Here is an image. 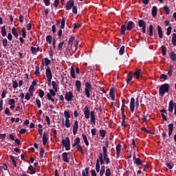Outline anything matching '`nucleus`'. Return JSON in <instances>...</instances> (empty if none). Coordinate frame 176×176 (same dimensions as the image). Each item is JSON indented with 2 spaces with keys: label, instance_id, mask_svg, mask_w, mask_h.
I'll return each instance as SVG.
<instances>
[{
  "label": "nucleus",
  "instance_id": "nucleus-8",
  "mask_svg": "<svg viewBox=\"0 0 176 176\" xmlns=\"http://www.w3.org/2000/svg\"><path fill=\"white\" fill-rule=\"evenodd\" d=\"M74 0H69L67 4H66V6H65V10L67 11H69L72 9V8L74 7Z\"/></svg>",
  "mask_w": 176,
  "mask_h": 176
},
{
  "label": "nucleus",
  "instance_id": "nucleus-36",
  "mask_svg": "<svg viewBox=\"0 0 176 176\" xmlns=\"http://www.w3.org/2000/svg\"><path fill=\"white\" fill-rule=\"evenodd\" d=\"M105 172V166L102 165L101 170L100 171V176H103Z\"/></svg>",
  "mask_w": 176,
  "mask_h": 176
},
{
  "label": "nucleus",
  "instance_id": "nucleus-55",
  "mask_svg": "<svg viewBox=\"0 0 176 176\" xmlns=\"http://www.w3.org/2000/svg\"><path fill=\"white\" fill-rule=\"evenodd\" d=\"M22 37L23 38L26 37V32H25V28H22Z\"/></svg>",
  "mask_w": 176,
  "mask_h": 176
},
{
  "label": "nucleus",
  "instance_id": "nucleus-22",
  "mask_svg": "<svg viewBox=\"0 0 176 176\" xmlns=\"http://www.w3.org/2000/svg\"><path fill=\"white\" fill-rule=\"evenodd\" d=\"M157 31H158V37H160V38H162L163 32H162V28L160 25L157 26Z\"/></svg>",
  "mask_w": 176,
  "mask_h": 176
},
{
  "label": "nucleus",
  "instance_id": "nucleus-12",
  "mask_svg": "<svg viewBox=\"0 0 176 176\" xmlns=\"http://www.w3.org/2000/svg\"><path fill=\"white\" fill-rule=\"evenodd\" d=\"M135 27V23L133 21H129L126 25L127 30L131 31Z\"/></svg>",
  "mask_w": 176,
  "mask_h": 176
},
{
  "label": "nucleus",
  "instance_id": "nucleus-56",
  "mask_svg": "<svg viewBox=\"0 0 176 176\" xmlns=\"http://www.w3.org/2000/svg\"><path fill=\"white\" fill-rule=\"evenodd\" d=\"M39 96L40 98H43L45 95V92L42 89H39Z\"/></svg>",
  "mask_w": 176,
  "mask_h": 176
},
{
  "label": "nucleus",
  "instance_id": "nucleus-29",
  "mask_svg": "<svg viewBox=\"0 0 176 176\" xmlns=\"http://www.w3.org/2000/svg\"><path fill=\"white\" fill-rule=\"evenodd\" d=\"M127 30V26H126L125 25H122L121 26V34L123 36L125 34V32Z\"/></svg>",
  "mask_w": 176,
  "mask_h": 176
},
{
  "label": "nucleus",
  "instance_id": "nucleus-11",
  "mask_svg": "<svg viewBox=\"0 0 176 176\" xmlns=\"http://www.w3.org/2000/svg\"><path fill=\"white\" fill-rule=\"evenodd\" d=\"M174 107H175V103L173 100H170V102H169V106L168 107V111H169V113H173Z\"/></svg>",
  "mask_w": 176,
  "mask_h": 176
},
{
  "label": "nucleus",
  "instance_id": "nucleus-19",
  "mask_svg": "<svg viewBox=\"0 0 176 176\" xmlns=\"http://www.w3.org/2000/svg\"><path fill=\"white\" fill-rule=\"evenodd\" d=\"M82 176H89V168L87 167L85 170H82Z\"/></svg>",
  "mask_w": 176,
  "mask_h": 176
},
{
  "label": "nucleus",
  "instance_id": "nucleus-17",
  "mask_svg": "<svg viewBox=\"0 0 176 176\" xmlns=\"http://www.w3.org/2000/svg\"><path fill=\"white\" fill-rule=\"evenodd\" d=\"M48 140V134L44 133L43 135V144L45 146Z\"/></svg>",
  "mask_w": 176,
  "mask_h": 176
},
{
  "label": "nucleus",
  "instance_id": "nucleus-58",
  "mask_svg": "<svg viewBox=\"0 0 176 176\" xmlns=\"http://www.w3.org/2000/svg\"><path fill=\"white\" fill-rule=\"evenodd\" d=\"M12 87L14 89H16L18 87V82L16 81H12Z\"/></svg>",
  "mask_w": 176,
  "mask_h": 176
},
{
  "label": "nucleus",
  "instance_id": "nucleus-32",
  "mask_svg": "<svg viewBox=\"0 0 176 176\" xmlns=\"http://www.w3.org/2000/svg\"><path fill=\"white\" fill-rule=\"evenodd\" d=\"M56 93H57V92H55V91L54 90H53V89H50V93H48L47 94V97H54L55 96H56Z\"/></svg>",
  "mask_w": 176,
  "mask_h": 176
},
{
  "label": "nucleus",
  "instance_id": "nucleus-14",
  "mask_svg": "<svg viewBox=\"0 0 176 176\" xmlns=\"http://www.w3.org/2000/svg\"><path fill=\"white\" fill-rule=\"evenodd\" d=\"M78 121H76L74 124V127H73V133L74 135L78 132Z\"/></svg>",
  "mask_w": 176,
  "mask_h": 176
},
{
  "label": "nucleus",
  "instance_id": "nucleus-38",
  "mask_svg": "<svg viewBox=\"0 0 176 176\" xmlns=\"http://www.w3.org/2000/svg\"><path fill=\"white\" fill-rule=\"evenodd\" d=\"M149 36H153V26L151 25L149 26Z\"/></svg>",
  "mask_w": 176,
  "mask_h": 176
},
{
  "label": "nucleus",
  "instance_id": "nucleus-28",
  "mask_svg": "<svg viewBox=\"0 0 176 176\" xmlns=\"http://www.w3.org/2000/svg\"><path fill=\"white\" fill-rule=\"evenodd\" d=\"M133 74L132 72H130L129 74H127V80L126 82L129 84V82L133 79Z\"/></svg>",
  "mask_w": 176,
  "mask_h": 176
},
{
  "label": "nucleus",
  "instance_id": "nucleus-52",
  "mask_svg": "<svg viewBox=\"0 0 176 176\" xmlns=\"http://www.w3.org/2000/svg\"><path fill=\"white\" fill-rule=\"evenodd\" d=\"M172 27H168V29H166V35L170 36L171 34Z\"/></svg>",
  "mask_w": 176,
  "mask_h": 176
},
{
  "label": "nucleus",
  "instance_id": "nucleus-39",
  "mask_svg": "<svg viewBox=\"0 0 176 176\" xmlns=\"http://www.w3.org/2000/svg\"><path fill=\"white\" fill-rule=\"evenodd\" d=\"M65 17H63V19L61 21V25H60V28L61 30L64 29L65 28Z\"/></svg>",
  "mask_w": 176,
  "mask_h": 176
},
{
  "label": "nucleus",
  "instance_id": "nucleus-31",
  "mask_svg": "<svg viewBox=\"0 0 176 176\" xmlns=\"http://www.w3.org/2000/svg\"><path fill=\"white\" fill-rule=\"evenodd\" d=\"M100 161L98 159L96 161V169L98 173H99L100 170Z\"/></svg>",
  "mask_w": 176,
  "mask_h": 176
},
{
  "label": "nucleus",
  "instance_id": "nucleus-62",
  "mask_svg": "<svg viewBox=\"0 0 176 176\" xmlns=\"http://www.w3.org/2000/svg\"><path fill=\"white\" fill-rule=\"evenodd\" d=\"M82 25L80 24H76V23H74V28L76 30V29H78L80 28H81Z\"/></svg>",
  "mask_w": 176,
  "mask_h": 176
},
{
  "label": "nucleus",
  "instance_id": "nucleus-47",
  "mask_svg": "<svg viewBox=\"0 0 176 176\" xmlns=\"http://www.w3.org/2000/svg\"><path fill=\"white\" fill-rule=\"evenodd\" d=\"M5 114L8 116H12V113L10 112V109L8 108H6L5 111H4Z\"/></svg>",
  "mask_w": 176,
  "mask_h": 176
},
{
  "label": "nucleus",
  "instance_id": "nucleus-44",
  "mask_svg": "<svg viewBox=\"0 0 176 176\" xmlns=\"http://www.w3.org/2000/svg\"><path fill=\"white\" fill-rule=\"evenodd\" d=\"M71 76H72L73 78H76L75 69H74V68L73 67H72V68H71Z\"/></svg>",
  "mask_w": 176,
  "mask_h": 176
},
{
  "label": "nucleus",
  "instance_id": "nucleus-5",
  "mask_svg": "<svg viewBox=\"0 0 176 176\" xmlns=\"http://www.w3.org/2000/svg\"><path fill=\"white\" fill-rule=\"evenodd\" d=\"M140 105V102H139V98L138 97L136 99V102H135V100L134 98H131V102H130V109H131V111L132 113H133L134 109H135V106H136V109H138Z\"/></svg>",
  "mask_w": 176,
  "mask_h": 176
},
{
  "label": "nucleus",
  "instance_id": "nucleus-42",
  "mask_svg": "<svg viewBox=\"0 0 176 176\" xmlns=\"http://www.w3.org/2000/svg\"><path fill=\"white\" fill-rule=\"evenodd\" d=\"M164 10H165V14H166L168 15L170 14V8L167 6H165L164 7Z\"/></svg>",
  "mask_w": 176,
  "mask_h": 176
},
{
  "label": "nucleus",
  "instance_id": "nucleus-23",
  "mask_svg": "<svg viewBox=\"0 0 176 176\" xmlns=\"http://www.w3.org/2000/svg\"><path fill=\"white\" fill-rule=\"evenodd\" d=\"M81 82L80 80H76V89L78 92H80V88H81Z\"/></svg>",
  "mask_w": 176,
  "mask_h": 176
},
{
  "label": "nucleus",
  "instance_id": "nucleus-51",
  "mask_svg": "<svg viewBox=\"0 0 176 176\" xmlns=\"http://www.w3.org/2000/svg\"><path fill=\"white\" fill-rule=\"evenodd\" d=\"M91 89H85V94H86V96L87 98H89L90 97V91Z\"/></svg>",
  "mask_w": 176,
  "mask_h": 176
},
{
  "label": "nucleus",
  "instance_id": "nucleus-53",
  "mask_svg": "<svg viewBox=\"0 0 176 176\" xmlns=\"http://www.w3.org/2000/svg\"><path fill=\"white\" fill-rule=\"evenodd\" d=\"M111 173L110 168H107L105 175L111 176Z\"/></svg>",
  "mask_w": 176,
  "mask_h": 176
},
{
  "label": "nucleus",
  "instance_id": "nucleus-2",
  "mask_svg": "<svg viewBox=\"0 0 176 176\" xmlns=\"http://www.w3.org/2000/svg\"><path fill=\"white\" fill-rule=\"evenodd\" d=\"M105 146L102 147V153H100L99 155V161L102 162L103 160L105 157H109V153H108V147H109V142H105Z\"/></svg>",
  "mask_w": 176,
  "mask_h": 176
},
{
  "label": "nucleus",
  "instance_id": "nucleus-18",
  "mask_svg": "<svg viewBox=\"0 0 176 176\" xmlns=\"http://www.w3.org/2000/svg\"><path fill=\"white\" fill-rule=\"evenodd\" d=\"M29 173L30 175L35 174L36 173V168H34L32 165L28 167Z\"/></svg>",
  "mask_w": 176,
  "mask_h": 176
},
{
  "label": "nucleus",
  "instance_id": "nucleus-21",
  "mask_svg": "<svg viewBox=\"0 0 176 176\" xmlns=\"http://www.w3.org/2000/svg\"><path fill=\"white\" fill-rule=\"evenodd\" d=\"M142 75V70L141 69H138L134 74V76L136 77L137 79H140V76Z\"/></svg>",
  "mask_w": 176,
  "mask_h": 176
},
{
  "label": "nucleus",
  "instance_id": "nucleus-3",
  "mask_svg": "<svg viewBox=\"0 0 176 176\" xmlns=\"http://www.w3.org/2000/svg\"><path fill=\"white\" fill-rule=\"evenodd\" d=\"M64 116L65 118V121L64 118H63V124L67 128H69L71 126L70 120H69V118H71L70 113L67 111H65Z\"/></svg>",
  "mask_w": 176,
  "mask_h": 176
},
{
  "label": "nucleus",
  "instance_id": "nucleus-26",
  "mask_svg": "<svg viewBox=\"0 0 176 176\" xmlns=\"http://www.w3.org/2000/svg\"><path fill=\"white\" fill-rule=\"evenodd\" d=\"M75 41V37L74 36H71V38H69V41H68V45L71 47V48L72 47V45L74 43Z\"/></svg>",
  "mask_w": 176,
  "mask_h": 176
},
{
  "label": "nucleus",
  "instance_id": "nucleus-40",
  "mask_svg": "<svg viewBox=\"0 0 176 176\" xmlns=\"http://www.w3.org/2000/svg\"><path fill=\"white\" fill-rule=\"evenodd\" d=\"M12 34H13L16 38L18 37L19 34H18V32H17L16 28H12Z\"/></svg>",
  "mask_w": 176,
  "mask_h": 176
},
{
  "label": "nucleus",
  "instance_id": "nucleus-24",
  "mask_svg": "<svg viewBox=\"0 0 176 176\" xmlns=\"http://www.w3.org/2000/svg\"><path fill=\"white\" fill-rule=\"evenodd\" d=\"M114 93H115V88L113 87L111 89L110 93H109L110 97L112 98L113 100H114L116 98Z\"/></svg>",
  "mask_w": 176,
  "mask_h": 176
},
{
  "label": "nucleus",
  "instance_id": "nucleus-20",
  "mask_svg": "<svg viewBox=\"0 0 176 176\" xmlns=\"http://www.w3.org/2000/svg\"><path fill=\"white\" fill-rule=\"evenodd\" d=\"M121 148H122V146L120 144H118L117 146H116V152H117V157L118 158L120 157V153L121 152Z\"/></svg>",
  "mask_w": 176,
  "mask_h": 176
},
{
  "label": "nucleus",
  "instance_id": "nucleus-43",
  "mask_svg": "<svg viewBox=\"0 0 176 176\" xmlns=\"http://www.w3.org/2000/svg\"><path fill=\"white\" fill-rule=\"evenodd\" d=\"M52 36L51 35H49L46 37V41L51 44L52 43Z\"/></svg>",
  "mask_w": 176,
  "mask_h": 176
},
{
  "label": "nucleus",
  "instance_id": "nucleus-63",
  "mask_svg": "<svg viewBox=\"0 0 176 176\" xmlns=\"http://www.w3.org/2000/svg\"><path fill=\"white\" fill-rule=\"evenodd\" d=\"M8 104L10 105H12V104H15V101L14 99H10L9 101H8Z\"/></svg>",
  "mask_w": 176,
  "mask_h": 176
},
{
  "label": "nucleus",
  "instance_id": "nucleus-10",
  "mask_svg": "<svg viewBox=\"0 0 176 176\" xmlns=\"http://www.w3.org/2000/svg\"><path fill=\"white\" fill-rule=\"evenodd\" d=\"M133 162L138 166L142 165L143 161L140 158H137L135 154L133 155Z\"/></svg>",
  "mask_w": 176,
  "mask_h": 176
},
{
  "label": "nucleus",
  "instance_id": "nucleus-64",
  "mask_svg": "<svg viewBox=\"0 0 176 176\" xmlns=\"http://www.w3.org/2000/svg\"><path fill=\"white\" fill-rule=\"evenodd\" d=\"M36 103L37 107H38V108H41V101H40L38 99H36Z\"/></svg>",
  "mask_w": 176,
  "mask_h": 176
},
{
  "label": "nucleus",
  "instance_id": "nucleus-34",
  "mask_svg": "<svg viewBox=\"0 0 176 176\" xmlns=\"http://www.w3.org/2000/svg\"><path fill=\"white\" fill-rule=\"evenodd\" d=\"M53 89L55 91V92L58 91V85H56V82L55 81L52 82Z\"/></svg>",
  "mask_w": 176,
  "mask_h": 176
},
{
  "label": "nucleus",
  "instance_id": "nucleus-7",
  "mask_svg": "<svg viewBox=\"0 0 176 176\" xmlns=\"http://www.w3.org/2000/svg\"><path fill=\"white\" fill-rule=\"evenodd\" d=\"M138 25L140 28H142L143 34H145L146 31V23L144 20L141 19L138 21Z\"/></svg>",
  "mask_w": 176,
  "mask_h": 176
},
{
  "label": "nucleus",
  "instance_id": "nucleus-25",
  "mask_svg": "<svg viewBox=\"0 0 176 176\" xmlns=\"http://www.w3.org/2000/svg\"><path fill=\"white\" fill-rule=\"evenodd\" d=\"M63 161L68 163L69 162V160L68 158L67 153H63Z\"/></svg>",
  "mask_w": 176,
  "mask_h": 176
},
{
  "label": "nucleus",
  "instance_id": "nucleus-27",
  "mask_svg": "<svg viewBox=\"0 0 176 176\" xmlns=\"http://www.w3.org/2000/svg\"><path fill=\"white\" fill-rule=\"evenodd\" d=\"M157 14V8L156 6H153L152 9V15L153 17H155Z\"/></svg>",
  "mask_w": 176,
  "mask_h": 176
},
{
  "label": "nucleus",
  "instance_id": "nucleus-48",
  "mask_svg": "<svg viewBox=\"0 0 176 176\" xmlns=\"http://www.w3.org/2000/svg\"><path fill=\"white\" fill-rule=\"evenodd\" d=\"M100 135L104 138L105 137L106 135V131L103 130V129H100Z\"/></svg>",
  "mask_w": 176,
  "mask_h": 176
},
{
  "label": "nucleus",
  "instance_id": "nucleus-13",
  "mask_svg": "<svg viewBox=\"0 0 176 176\" xmlns=\"http://www.w3.org/2000/svg\"><path fill=\"white\" fill-rule=\"evenodd\" d=\"M46 76L47 78H52V71L50 67H47V68L46 69Z\"/></svg>",
  "mask_w": 176,
  "mask_h": 176
},
{
  "label": "nucleus",
  "instance_id": "nucleus-61",
  "mask_svg": "<svg viewBox=\"0 0 176 176\" xmlns=\"http://www.w3.org/2000/svg\"><path fill=\"white\" fill-rule=\"evenodd\" d=\"M24 96H25V95H24V94H21V95L19 96V98H21V102L23 103V104H24V102H23V99H24Z\"/></svg>",
  "mask_w": 176,
  "mask_h": 176
},
{
  "label": "nucleus",
  "instance_id": "nucleus-60",
  "mask_svg": "<svg viewBox=\"0 0 176 176\" xmlns=\"http://www.w3.org/2000/svg\"><path fill=\"white\" fill-rule=\"evenodd\" d=\"M44 153H45V150L43 148H41V151H40V157L41 158L43 157Z\"/></svg>",
  "mask_w": 176,
  "mask_h": 176
},
{
  "label": "nucleus",
  "instance_id": "nucleus-45",
  "mask_svg": "<svg viewBox=\"0 0 176 176\" xmlns=\"http://www.w3.org/2000/svg\"><path fill=\"white\" fill-rule=\"evenodd\" d=\"M85 89H87L89 90H91L92 89L91 85L89 82L85 83Z\"/></svg>",
  "mask_w": 176,
  "mask_h": 176
},
{
  "label": "nucleus",
  "instance_id": "nucleus-15",
  "mask_svg": "<svg viewBox=\"0 0 176 176\" xmlns=\"http://www.w3.org/2000/svg\"><path fill=\"white\" fill-rule=\"evenodd\" d=\"M102 160H103L102 162L100 161L101 165H104L105 162H106L107 164H109L111 163V160H110V158L109 157H105V158H104Z\"/></svg>",
  "mask_w": 176,
  "mask_h": 176
},
{
  "label": "nucleus",
  "instance_id": "nucleus-6",
  "mask_svg": "<svg viewBox=\"0 0 176 176\" xmlns=\"http://www.w3.org/2000/svg\"><path fill=\"white\" fill-rule=\"evenodd\" d=\"M62 145L65 147L66 151H69L70 147V139L67 137L65 140H62Z\"/></svg>",
  "mask_w": 176,
  "mask_h": 176
},
{
  "label": "nucleus",
  "instance_id": "nucleus-35",
  "mask_svg": "<svg viewBox=\"0 0 176 176\" xmlns=\"http://www.w3.org/2000/svg\"><path fill=\"white\" fill-rule=\"evenodd\" d=\"M172 44L176 46V34H172Z\"/></svg>",
  "mask_w": 176,
  "mask_h": 176
},
{
  "label": "nucleus",
  "instance_id": "nucleus-59",
  "mask_svg": "<svg viewBox=\"0 0 176 176\" xmlns=\"http://www.w3.org/2000/svg\"><path fill=\"white\" fill-rule=\"evenodd\" d=\"M31 98V95L30 93H27L25 96V99L27 100H30Z\"/></svg>",
  "mask_w": 176,
  "mask_h": 176
},
{
  "label": "nucleus",
  "instance_id": "nucleus-50",
  "mask_svg": "<svg viewBox=\"0 0 176 176\" xmlns=\"http://www.w3.org/2000/svg\"><path fill=\"white\" fill-rule=\"evenodd\" d=\"M3 46L6 48L8 46V40L6 38L3 39Z\"/></svg>",
  "mask_w": 176,
  "mask_h": 176
},
{
  "label": "nucleus",
  "instance_id": "nucleus-46",
  "mask_svg": "<svg viewBox=\"0 0 176 176\" xmlns=\"http://www.w3.org/2000/svg\"><path fill=\"white\" fill-rule=\"evenodd\" d=\"M44 60H45V66H48L49 65H50L52 63L51 60H49L47 58H45Z\"/></svg>",
  "mask_w": 176,
  "mask_h": 176
},
{
  "label": "nucleus",
  "instance_id": "nucleus-1",
  "mask_svg": "<svg viewBox=\"0 0 176 176\" xmlns=\"http://www.w3.org/2000/svg\"><path fill=\"white\" fill-rule=\"evenodd\" d=\"M84 114L86 119H89V116H91V122H92L94 124H96L95 111H92L90 112V109L87 105L85 107Z\"/></svg>",
  "mask_w": 176,
  "mask_h": 176
},
{
  "label": "nucleus",
  "instance_id": "nucleus-49",
  "mask_svg": "<svg viewBox=\"0 0 176 176\" xmlns=\"http://www.w3.org/2000/svg\"><path fill=\"white\" fill-rule=\"evenodd\" d=\"M72 12H73L74 14H77V13H78V9H77L76 6H74V7H72Z\"/></svg>",
  "mask_w": 176,
  "mask_h": 176
},
{
  "label": "nucleus",
  "instance_id": "nucleus-54",
  "mask_svg": "<svg viewBox=\"0 0 176 176\" xmlns=\"http://www.w3.org/2000/svg\"><path fill=\"white\" fill-rule=\"evenodd\" d=\"M124 50H125V47H124V46H122V47L120 48V52H119L120 54V55L124 54Z\"/></svg>",
  "mask_w": 176,
  "mask_h": 176
},
{
  "label": "nucleus",
  "instance_id": "nucleus-41",
  "mask_svg": "<svg viewBox=\"0 0 176 176\" xmlns=\"http://www.w3.org/2000/svg\"><path fill=\"white\" fill-rule=\"evenodd\" d=\"M65 41H63L60 42V43L58 44V50H63V45H65Z\"/></svg>",
  "mask_w": 176,
  "mask_h": 176
},
{
  "label": "nucleus",
  "instance_id": "nucleus-57",
  "mask_svg": "<svg viewBox=\"0 0 176 176\" xmlns=\"http://www.w3.org/2000/svg\"><path fill=\"white\" fill-rule=\"evenodd\" d=\"M39 70H40L39 67H38V66H36V67H35V73H34V74H35L36 75L40 74Z\"/></svg>",
  "mask_w": 176,
  "mask_h": 176
},
{
  "label": "nucleus",
  "instance_id": "nucleus-33",
  "mask_svg": "<svg viewBox=\"0 0 176 176\" xmlns=\"http://www.w3.org/2000/svg\"><path fill=\"white\" fill-rule=\"evenodd\" d=\"M161 51L162 52V56L166 55L167 49L164 45L161 46Z\"/></svg>",
  "mask_w": 176,
  "mask_h": 176
},
{
  "label": "nucleus",
  "instance_id": "nucleus-4",
  "mask_svg": "<svg viewBox=\"0 0 176 176\" xmlns=\"http://www.w3.org/2000/svg\"><path fill=\"white\" fill-rule=\"evenodd\" d=\"M169 88L170 86L168 84H164L161 85V87H160V90L158 91L160 96L164 97V94L168 92Z\"/></svg>",
  "mask_w": 176,
  "mask_h": 176
},
{
  "label": "nucleus",
  "instance_id": "nucleus-30",
  "mask_svg": "<svg viewBox=\"0 0 176 176\" xmlns=\"http://www.w3.org/2000/svg\"><path fill=\"white\" fill-rule=\"evenodd\" d=\"M82 138L84 140V142H85L86 146H88L89 145V141L87 140V135H85L84 133H82Z\"/></svg>",
  "mask_w": 176,
  "mask_h": 176
},
{
  "label": "nucleus",
  "instance_id": "nucleus-16",
  "mask_svg": "<svg viewBox=\"0 0 176 176\" xmlns=\"http://www.w3.org/2000/svg\"><path fill=\"white\" fill-rule=\"evenodd\" d=\"M169 58H170V60L172 61H176V54L175 52H170V54H169Z\"/></svg>",
  "mask_w": 176,
  "mask_h": 176
},
{
  "label": "nucleus",
  "instance_id": "nucleus-37",
  "mask_svg": "<svg viewBox=\"0 0 176 176\" xmlns=\"http://www.w3.org/2000/svg\"><path fill=\"white\" fill-rule=\"evenodd\" d=\"M7 33H6V26H3L1 28V35L5 37L6 36Z\"/></svg>",
  "mask_w": 176,
  "mask_h": 176
},
{
  "label": "nucleus",
  "instance_id": "nucleus-9",
  "mask_svg": "<svg viewBox=\"0 0 176 176\" xmlns=\"http://www.w3.org/2000/svg\"><path fill=\"white\" fill-rule=\"evenodd\" d=\"M73 98L74 96L72 94V92L69 91V92H67L65 96V98L66 99V100H67L68 102L70 101H73Z\"/></svg>",
  "mask_w": 176,
  "mask_h": 176
}]
</instances>
